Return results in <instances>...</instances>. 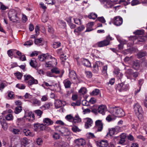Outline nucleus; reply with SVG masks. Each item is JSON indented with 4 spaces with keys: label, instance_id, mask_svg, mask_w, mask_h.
I'll use <instances>...</instances> for the list:
<instances>
[{
    "label": "nucleus",
    "instance_id": "f257e3e1",
    "mask_svg": "<svg viewBox=\"0 0 147 147\" xmlns=\"http://www.w3.org/2000/svg\"><path fill=\"white\" fill-rule=\"evenodd\" d=\"M21 14V10L11 9L9 11L8 17L10 20L13 22H18L20 20L19 17Z\"/></svg>",
    "mask_w": 147,
    "mask_h": 147
},
{
    "label": "nucleus",
    "instance_id": "f03ea898",
    "mask_svg": "<svg viewBox=\"0 0 147 147\" xmlns=\"http://www.w3.org/2000/svg\"><path fill=\"white\" fill-rule=\"evenodd\" d=\"M109 112L112 115L115 117H121L125 115L123 109L119 107L111 108Z\"/></svg>",
    "mask_w": 147,
    "mask_h": 147
},
{
    "label": "nucleus",
    "instance_id": "7ed1b4c3",
    "mask_svg": "<svg viewBox=\"0 0 147 147\" xmlns=\"http://www.w3.org/2000/svg\"><path fill=\"white\" fill-rule=\"evenodd\" d=\"M56 131L58 132L59 134L63 136H68L70 132L68 129L65 127H63L61 126H54Z\"/></svg>",
    "mask_w": 147,
    "mask_h": 147
},
{
    "label": "nucleus",
    "instance_id": "20e7f679",
    "mask_svg": "<svg viewBox=\"0 0 147 147\" xmlns=\"http://www.w3.org/2000/svg\"><path fill=\"white\" fill-rule=\"evenodd\" d=\"M146 38L143 36H131L130 40L133 41V42L130 45L128 44V46H131L132 45L133 43L138 44L140 42H144Z\"/></svg>",
    "mask_w": 147,
    "mask_h": 147
},
{
    "label": "nucleus",
    "instance_id": "39448f33",
    "mask_svg": "<svg viewBox=\"0 0 147 147\" xmlns=\"http://www.w3.org/2000/svg\"><path fill=\"white\" fill-rule=\"evenodd\" d=\"M134 109L136 115L139 119L142 116L143 111L141 106L139 104L136 103L134 105Z\"/></svg>",
    "mask_w": 147,
    "mask_h": 147
},
{
    "label": "nucleus",
    "instance_id": "423d86ee",
    "mask_svg": "<svg viewBox=\"0 0 147 147\" xmlns=\"http://www.w3.org/2000/svg\"><path fill=\"white\" fill-rule=\"evenodd\" d=\"M113 38L109 35L106 37V39L97 43L98 46L99 47H102L107 46L109 44L110 40H113Z\"/></svg>",
    "mask_w": 147,
    "mask_h": 147
},
{
    "label": "nucleus",
    "instance_id": "0eeeda50",
    "mask_svg": "<svg viewBox=\"0 0 147 147\" xmlns=\"http://www.w3.org/2000/svg\"><path fill=\"white\" fill-rule=\"evenodd\" d=\"M129 88V84H125L124 82L119 84L117 85V89L120 92L127 91Z\"/></svg>",
    "mask_w": 147,
    "mask_h": 147
},
{
    "label": "nucleus",
    "instance_id": "6e6552de",
    "mask_svg": "<svg viewBox=\"0 0 147 147\" xmlns=\"http://www.w3.org/2000/svg\"><path fill=\"white\" fill-rule=\"evenodd\" d=\"M24 118L26 119L27 121L30 122H32L35 119L34 114L31 111L26 112Z\"/></svg>",
    "mask_w": 147,
    "mask_h": 147
},
{
    "label": "nucleus",
    "instance_id": "1a4fd4ad",
    "mask_svg": "<svg viewBox=\"0 0 147 147\" xmlns=\"http://www.w3.org/2000/svg\"><path fill=\"white\" fill-rule=\"evenodd\" d=\"M103 65L102 62L100 61H97L94 64L92 70L95 73H97L101 69V67Z\"/></svg>",
    "mask_w": 147,
    "mask_h": 147
},
{
    "label": "nucleus",
    "instance_id": "9d476101",
    "mask_svg": "<svg viewBox=\"0 0 147 147\" xmlns=\"http://www.w3.org/2000/svg\"><path fill=\"white\" fill-rule=\"evenodd\" d=\"M95 125L94 128L97 130V131H101L103 128V123L101 120H98L95 121Z\"/></svg>",
    "mask_w": 147,
    "mask_h": 147
},
{
    "label": "nucleus",
    "instance_id": "9b49d317",
    "mask_svg": "<svg viewBox=\"0 0 147 147\" xmlns=\"http://www.w3.org/2000/svg\"><path fill=\"white\" fill-rule=\"evenodd\" d=\"M107 111V107L105 105H100L98 107L97 110V112L102 114V115H105V112Z\"/></svg>",
    "mask_w": 147,
    "mask_h": 147
},
{
    "label": "nucleus",
    "instance_id": "f8f14e48",
    "mask_svg": "<svg viewBox=\"0 0 147 147\" xmlns=\"http://www.w3.org/2000/svg\"><path fill=\"white\" fill-rule=\"evenodd\" d=\"M123 19L119 16H116L113 19V23L116 26L121 25L122 23Z\"/></svg>",
    "mask_w": 147,
    "mask_h": 147
},
{
    "label": "nucleus",
    "instance_id": "ddd939ff",
    "mask_svg": "<svg viewBox=\"0 0 147 147\" xmlns=\"http://www.w3.org/2000/svg\"><path fill=\"white\" fill-rule=\"evenodd\" d=\"M76 145L81 146L82 147H85L86 142L82 138L78 139L75 140L74 141Z\"/></svg>",
    "mask_w": 147,
    "mask_h": 147
},
{
    "label": "nucleus",
    "instance_id": "4468645a",
    "mask_svg": "<svg viewBox=\"0 0 147 147\" xmlns=\"http://www.w3.org/2000/svg\"><path fill=\"white\" fill-rule=\"evenodd\" d=\"M118 0H107L106 4L104 6V7L106 8H111L113 4L116 3Z\"/></svg>",
    "mask_w": 147,
    "mask_h": 147
},
{
    "label": "nucleus",
    "instance_id": "2eb2a0df",
    "mask_svg": "<svg viewBox=\"0 0 147 147\" xmlns=\"http://www.w3.org/2000/svg\"><path fill=\"white\" fill-rule=\"evenodd\" d=\"M55 106L56 109L59 108L65 105L66 102L65 101L59 100H57L55 101Z\"/></svg>",
    "mask_w": 147,
    "mask_h": 147
},
{
    "label": "nucleus",
    "instance_id": "dca6fc26",
    "mask_svg": "<svg viewBox=\"0 0 147 147\" xmlns=\"http://www.w3.org/2000/svg\"><path fill=\"white\" fill-rule=\"evenodd\" d=\"M0 122L2 128L4 130H7L8 126V125L6 122L5 120L2 116H0Z\"/></svg>",
    "mask_w": 147,
    "mask_h": 147
},
{
    "label": "nucleus",
    "instance_id": "f3484780",
    "mask_svg": "<svg viewBox=\"0 0 147 147\" xmlns=\"http://www.w3.org/2000/svg\"><path fill=\"white\" fill-rule=\"evenodd\" d=\"M97 146L98 147H107L108 145L107 141L106 140H103L97 142L96 143Z\"/></svg>",
    "mask_w": 147,
    "mask_h": 147
},
{
    "label": "nucleus",
    "instance_id": "a211bd4d",
    "mask_svg": "<svg viewBox=\"0 0 147 147\" xmlns=\"http://www.w3.org/2000/svg\"><path fill=\"white\" fill-rule=\"evenodd\" d=\"M85 121V127L88 129L92 126L93 123L92 120L89 118H86L84 119Z\"/></svg>",
    "mask_w": 147,
    "mask_h": 147
},
{
    "label": "nucleus",
    "instance_id": "6ab92c4d",
    "mask_svg": "<svg viewBox=\"0 0 147 147\" xmlns=\"http://www.w3.org/2000/svg\"><path fill=\"white\" fill-rule=\"evenodd\" d=\"M55 147H67V144L63 141H57L54 144Z\"/></svg>",
    "mask_w": 147,
    "mask_h": 147
},
{
    "label": "nucleus",
    "instance_id": "aec40b11",
    "mask_svg": "<svg viewBox=\"0 0 147 147\" xmlns=\"http://www.w3.org/2000/svg\"><path fill=\"white\" fill-rule=\"evenodd\" d=\"M43 123L45 126H49L52 125L53 123V121L49 118H46L43 119Z\"/></svg>",
    "mask_w": 147,
    "mask_h": 147
},
{
    "label": "nucleus",
    "instance_id": "412c9836",
    "mask_svg": "<svg viewBox=\"0 0 147 147\" xmlns=\"http://www.w3.org/2000/svg\"><path fill=\"white\" fill-rule=\"evenodd\" d=\"M31 102L35 106H39L41 105L40 101L36 98H33L31 100Z\"/></svg>",
    "mask_w": 147,
    "mask_h": 147
},
{
    "label": "nucleus",
    "instance_id": "4be33fe9",
    "mask_svg": "<svg viewBox=\"0 0 147 147\" xmlns=\"http://www.w3.org/2000/svg\"><path fill=\"white\" fill-rule=\"evenodd\" d=\"M38 83V80L33 77L29 81H28L27 83L28 86L30 87L33 84H37Z\"/></svg>",
    "mask_w": 147,
    "mask_h": 147
},
{
    "label": "nucleus",
    "instance_id": "5701e85b",
    "mask_svg": "<svg viewBox=\"0 0 147 147\" xmlns=\"http://www.w3.org/2000/svg\"><path fill=\"white\" fill-rule=\"evenodd\" d=\"M140 63L139 61H134L133 63L132 67L134 69L138 70L140 68Z\"/></svg>",
    "mask_w": 147,
    "mask_h": 147
},
{
    "label": "nucleus",
    "instance_id": "b1692460",
    "mask_svg": "<svg viewBox=\"0 0 147 147\" xmlns=\"http://www.w3.org/2000/svg\"><path fill=\"white\" fill-rule=\"evenodd\" d=\"M81 61L82 62L83 65L88 67L90 66V63L88 59H82Z\"/></svg>",
    "mask_w": 147,
    "mask_h": 147
},
{
    "label": "nucleus",
    "instance_id": "393cba45",
    "mask_svg": "<svg viewBox=\"0 0 147 147\" xmlns=\"http://www.w3.org/2000/svg\"><path fill=\"white\" fill-rule=\"evenodd\" d=\"M120 139L119 142L120 144H122L124 143L125 141V139L126 137V134L124 133H122L120 136Z\"/></svg>",
    "mask_w": 147,
    "mask_h": 147
},
{
    "label": "nucleus",
    "instance_id": "a878e982",
    "mask_svg": "<svg viewBox=\"0 0 147 147\" xmlns=\"http://www.w3.org/2000/svg\"><path fill=\"white\" fill-rule=\"evenodd\" d=\"M69 77L72 80H75L77 78L76 74L74 71H69Z\"/></svg>",
    "mask_w": 147,
    "mask_h": 147
},
{
    "label": "nucleus",
    "instance_id": "bb28decb",
    "mask_svg": "<svg viewBox=\"0 0 147 147\" xmlns=\"http://www.w3.org/2000/svg\"><path fill=\"white\" fill-rule=\"evenodd\" d=\"M85 27L84 26H81L78 27L77 29H75L74 30V32L75 34H76V33H79L80 32L83 30L85 29Z\"/></svg>",
    "mask_w": 147,
    "mask_h": 147
},
{
    "label": "nucleus",
    "instance_id": "cd10ccee",
    "mask_svg": "<svg viewBox=\"0 0 147 147\" xmlns=\"http://www.w3.org/2000/svg\"><path fill=\"white\" fill-rule=\"evenodd\" d=\"M5 118L7 121H11L13 120L14 117L12 114L7 113Z\"/></svg>",
    "mask_w": 147,
    "mask_h": 147
},
{
    "label": "nucleus",
    "instance_id": "c85d7f7f",
    "mask_svg": "<svg viewBox=\"0 0 147 147\" xmlns=\"http://www.w3.org/2000/svg\"><path fill=\"white\" fill-rule=\"evenodd\" d=\"M63 82L65 88H67L70 87L71 83L70 81L67 80H65L63 81Z\"/></svg>",
    "mask_w": 147,
    "mask_h": 147
},
{
    "label": "nucleus",
    "instance_id": "c756f323",
    "mask_svg": "<svg viewBox=\"0 0 147 147\" xmlns=\"http://www.w3.org/2000/svg\"><path fill=\"white\" fill-rule=\"evenodd\" d=\"M132 70L130 69H128L125 71V74L128 79H131L130 75L132 74Z\"/></svg>",
    "mask_w": 147,
    "mask_h": 147
},
{
    "label": "nucleus",
    "instance_id": "7c9ffc66",
    "mask_svg": "<svg viewBox=\"0 0 147 147\" xmlns=\"http://www.w3.org/2000/svg\"><path fill=\"white\" fill-rule=\"evenodd\" d=\"M51 103H46L40 107L41 109L45 110L48 109L50 107Z\"/></svg>",
    "mask_w": 147,
    "mask_h": 147
},
{
    "label": "nucleus",
    "instance_id": "2f4dec72",
    "mask_svg": "<svg viewBox=\"0 0 147 147\" xmlns=\"http://www.w3.org/2000/svg\"><path fill=\"white\" fill-rule=\"evenodd\" d=\"M48 19V15L47 13H44L42 15V20L43 22H45Z\"/></svg>",
    "mask_w": 147,
    "mask_h": 147
},
{
    "label": "nucleus",
    "instance_id": "473e14b6",
    "mask_svg": "<svg viewBox=\"0 0 147 147\" xmlns=\"http://www.w3.org/2000/svg\"><path fill=\"white\" fill-rule=\"evenodd\" d=\"M23 133L26 136H33L32 134L28 129H24L23 130Z\"/></svg>",
    "mask_w": 147,
    "mask_h": 147
},
{
    "label": "nucleus",
    "instance_id": "72a5a7b5",
    "mask_svg": "<svg viewBox=\"0 0 147 147\" xmlns=\"http://www.w3.org/2000/svg\"><path fill=\"white\" fill-rule=\"evenodd\" d=\"M97 17V15L94 13H91L88 15V17L89 19L95 20Z\"/></svg>",
    "mask_w": 147,
    "mask_h": 147
},
{
    "label": "nucleus",
    "instance_id": "f704fd0d",
    "mask_svg": "<svg viewBox=\"0 0 147 147\" xmlns=\"http://www.w3.org/2000/svg\"><path fill=\"white\" fill-rule=\"evenodd\" d=\"M100 92V90L97 89H94L91 92H90V95L92 96L98 95Z\"/></svg>",
    "mask_w": 147,
    "mask_h": 147
},
{
    "label": "nucleus",
    "instance_id": "c9c22d12",
    "mask_svg": "<svg viewBox=\"0 0 147 147\" xmlns=\"http://www.w3.org/2000/svg\"><path fill=\"white\" fill-rule=\"evenodd\" d=\"M57 24L61 28H64L66 26V23L62 20H59L58 21Z\"/></svg>",
    "mask_w": 147,
    "mask_h": 147
},
{
    "label": "nucleus",
    "instance_id": "e433bc0d",
    "mask_svg": "<svg viewBox=\"0 0 147 147\" xmlns=\"http://www.w3.org/2000/svg\"><path fill=\"white\" fill-rule=\"evenodd\" d=\"M30 64V65L33 67H36L37 65L36 60L35 59H33L31 61Z\"/></svg>",
    "mask_w": 147,
    "mask_h": 147
},
{
    "label": "nucleus",
    "instance_id": "4c0bfd02",
    "mask_svg": "<svg viewBox=\"0 0 147 147\" xmlns=\"http://www.w3.org/2000/svg\"><path fill=\"white\" fill-rule=\"evenodd\" d=\"M146 55V52L140 51L138 53L137 55L138 58H141L145 56Z\"/></svg>",
    "mask_w": 147,
    "mask_h": 147
},
{
    "label": "nucleus",
    "instance_id": "58836bf2",
    "mask_svg": "<svg viewBox=\"0 0 147 147\" xmlns=\"http://www.w3.org/2000/svg\"><path fill=\"white\" fill-rule=\"evenodd\" d=\"M65 118L69 122L73 121V117L71 115H67L65 116Z\"/></svg>",
    "mask_w": 147,
    "mask_h": 147
},
{
    "label": "nucleus",
    "instance_id": "ea45409f",
    "mask_svg": "<svg viewBox=\"0 0 147 147\" xmlns=\"http://www.w3.org/2000/svg\"><path fill=\"white\" fill-rule=\"evenodd\" d=\"M22 110V107L21 106H18L15 108L14 112L16 114H18Z\"/></svg>",
    "mask_w": 147,
    "mask_h": 147
},
{
    "label": "nucleus",
    "instance_id": "a19ab883",
    "mask_svg": "<svg viewBox=\"0 0 147 147\" xmlns=\"http://www.w3.org/2000/svg\"><path fill=\"white\" fill-rule=\"evenodd\" d=\"M79 92L81 94L84 95L87 92V89L85 87L82 88L79 91Z\"/></svg>",
    "mask_w": 147,
    "mask_h": 147
},
{
    "label": "nucleus",
    "instance_id": "79ce46f5",
    "mask_svg": "<svg viewBox=\"0 0 147 147\" xmlns=\"http://www.w3.org/2000/svg\"><path fill=\"white\" fill-rule=\"evenodd\" d=\"M24 81L28 83V81H29L33 77L29 75L26 74L24 76Z\"/></svg>",
    "mask_w": 147,
    "mask_h": 147
},
{
    "label": "nucleus",
    "instance_id": "37998d69",
    "mask_svg": "<svg viewBox=\"0 0 147 147\" xmlns=\"http://www.w3.org/2000/svg\"><path fill=\"white\" fill-rule=\"evenodd\" d=\"M11 132L15 134H18L20 132V130L18 128H13Z\"/></svg>",
    "mask_w": 147,
    "mask_h": 147
},
{
    "label": "nucleus",
    "instance_id": "c03bdc74",
    "mask_svg": "<svg viewBox=\"0 0 147 147\" xmlns=\"http://www.w3.org/2000/svg\"><path fill=\"white\" fill-rule=\"evenodd\" d=\"M45 54H42L41 55H39L38 56V59L40 61H42L46 59V56Z\"/></svg>",
    "mask_w": 147,
    "mask_h": 147
},
{
    "label": "nucleus",
    "instance_id": "a18cd8bd",
    "mask_svg": "<svg viewBox=\"0 0 147 147\" xmlns=\"http://www.w3.org/2000/svg\"><path fill=\"white\" fill-rule=\"evenodd\" d=\"M61 43L59 42H55L53 45V47L57 49L61 46Z\"/></svg>",
    "mask_w": 147,
    "mask_h": 147
},
{
    "label": "nucleus",
    "instance_id": "49530a36",
    "mask_svg": "<svg viewBox=\"0 0 147 147\" xmlns=\"http://www.w3.org/2000/svg\"><path fill=\"white\" fill-rule=\"evenodd\" d=\"M81 121V119L77 115H76L74 117H73V121L74 123H78L80 122Z\"/></svg>",
    "mask_w": 147,
    "mask_h": 147
},
{
    "label": "nucleus",
    "instance_id": "de8ad7c7",
    "mask_svg": "<svg viewBox=\"0 0 147 147\" xmlns=\"http://www.w3.org/2000/svg\"><path fill=\"white\" fill-rule=\"evenodd\" d=\"M114 130V128H109L108 129L109 133L111 136H112L113 135L116 134V133H115V130Z\"/></svg>",
    "mask_w": 147,
    "mask_h": 147
},
{
    "label": "nucleus",
    "instance_id": "09e8293b",
    "mask_svg": "<svg viewBox=\"0 0 147 147\" xmlns=\"http://www.w3.org/2000/svg\"><path fill=\"white\" fill-rule=\"evenodd\" d=\"M133 33L134 34H136V36H139V35L143 34L144 33V32L143 30H138Z\"/></svg>",
    "mask_w": 147,
    "mask_h": 147
},
{
    "label": "nucleus",
    "instance_id": "8fccbe9b",
    "mask_svg": "<svg viewBox=\"0 0 147 147\" xmlns=\"http://www.w3.org/2000/svg\"><path fill=\"white\" fill-rule=\"evenodd\" d=\"M42 42V39L41 38H38L35 39V41H34V43L35 44L38 45H41V43Z\"/></svg>",
    "mask_w": 147,
    "mask_h": 147
},
{
    "label": "nucleus",
    "instance_id": "3c124183",
    "mask_svg": "<svg viewBox=\"0 0 147 147\" xmlns=\"http://www.w3.org/2000/svg\"><path fill=\"white\" fill-rule=\"evenodd\" d=\"M34 112L40 117H41V116L43 113V111L39 109L36 110L34 111Z\"/></svg>",
    "mask_w": 147,
    "mask_h": 147
},
{
    "label": "nucleus",
    "instance_id": "603ef678",
    "mask_svg": "<svg viewBox=\"0 0 147 147\" xmlns=\"http://www.w3.org/2000/svg\"><path fill=\"white\" fill-rule=\"evenodd\" d=\"M41 100L42 102L46 101L48 100V96L47 94L41 96Z\"/></svg>",
    "mask_w": 147,
    "mask_h": 147
},
{
    "label": "nucleus",
    "instance_id": "864d4df0",
    "mask_svg": "<svg viewBox=\"0 0 147 147\" xmlns=\"http://www.w3.org/2000/svg\"><path fill=\"white\" fill-rule=\"evenodd\" d=\"M16 87L20 89H24L25 88L26 86L23 84H16Z\"/></svg>",
    "mask_w": 147,
    "mask_h": 147
},
{
    "label": "nucleus",
    "instance_id": "5fc2aeb1",
    "mask_svg": "<svg viewBox=\"0 0 147 147\" xmlns=\"http://www.w3.org/2000/svg\"><path fill=\"white\" fill-rule=\"evenodd\" d=\"M67 58V57L65 54H63L60 55V59L62 61H65Z\"/></svg>",
    "mask_w": 147,
    "mask_h": 147
},
{
    "label": "nucleus",
    "instance_id": "6e6d98bb",
    "mask_svg": "<svg viewBox=\"0 0 147 147\" xmlns=\"http://www.w3.org/2000/svg\"><path fill=\"white\" fill-rule=\"evenodd\" d=\"M72 130L75 132H79L81 131V130L76 126H74L72 128Z\"/></svg>",
    "mask_w": 147,
    "mask_h": 147
},
{
    "label": "nucleus",
    "instance_id": "4d7b16f0",
    "mask_svg": "<svg viewBox=\"0 0 147 147\" xmlns=\"http://www.w3.org/2000/svg\"><path fill=\"white\" fill-rule=\"evenodd\" d=\"M16 49H10L7 51V53L9 57H11L13 55V53L14 51H16Z\"/></svg>",
    "mask_w": 147,
    "mask_h": 147
},
{
    "label": "nucleus",
    "instance_id": "13d9d810",
    "mask_svg": "<svg viewBox=\"0 0 147 147\" xmlns=\"http://www.w3.org/2000/svg\"><path fill=\"white\" fill-rule=\"evenodd\" d=\"M51 71L52 73H54L55 74H58L60 72V71L57 68L55 67L51 69Z\"/></svg>",
    "mask_w": 147,
    "mask_h": 147
},
{
    "label": "nucleus",
    "instance_id": "bf43d9fd",
    "mask_svg": "<svg viewBox=\"0 0 147 147\" xmlns=\"http://www.w3.org/2000/svg\"><path fill=\"white\" fill-rule=\"evenodd\" d=\"M33 44V42L32 40H29L26 42L24 44V46H30Z\"/></svg>",
    "mask_w": 147,
    "mask_h": 147
},
{
    "label": "nucleus",
    "instance_id": "052dcab7",
    "mask_svg": "<svg viewBox=\"0 0 147 147\" xmlns=\"http://www.w3.org/2000/svg\"><path fill=\"white\" fill-rule=\"evenodd\" d=\"M36 143L38 145L40 146L42 144L43 141L41 138H38L36 139Z\"/></svg>",
    "mask_w": 147,
    "mask_h": 147
},
{
    "label": "nucleus",
    "instance_id": "680f3d73",
    "mask_svg": "<svg viewBox=\"0 0 147 147\" xmlns=\"http://www.w3.org/2000/svg\"><path fill=\"white\" fill-rule=\"evenodd\" d=\"M22 143L24 145L29 144V142L28 139L26 138H24L22 140Z\"/></svg>",
    "mask_w": 147,
    "mask_h": 147
},
{
    "label": "nucleus",
    "instance_id": "e2e57ef3",
    "mask_svg": "<svg viewBox=\"0 0 147 147\" xmlns=\"http://www.w3.org/2000/svg\"><path fill=\"white\" fill-rule=\"evenodd\" d=\"M85 74L86 76L89 78H91L92 77V72L90 71H86L85 72Z\"/></svg>",
    "mask_w": 147,
    "mask_h": 147
},
{
    "label": "nucleus",
    "instance_id": "0e129e2a",
    "mask_svg": "<svg viewBox=\"0 0 147 147\" xmlns=\"http://www.w3.org/2000/svg\"><path fill=\"white\" fill-rule=\"evenodd\" d=\"M140 2L138 0H133L131 2V5L132 6H134L139 4Z\"/></svg>",
    "mask_w": 147,
    "mask_h": 147
},
{
    "label": "nucleus",
    "instance_id": "69168bd1",
    "mask_svg": "<svg viewBox=\"0 0 147 147\" xmlns=\"http://www.w3.org/2000/svg\"><path fill=\"white\" fill-rule=\"evenodd\" d=\"M81 103V101L80 100H78L76 102H72L71 104V105L73 106H79L80 105Z\"/></svg>",
    "mask_w": 147,
    "mask_h": 147
},
{
    "label": "nucleus",
    "instance_id": "338daca9",
    "mask_svg": "<svg viewBox=\"0 0 147 147\" xmlns=\"http://www.w3.org/2000/svg\"><path fill=\"white\" fill-rule=\"evenodd\" d=\"M40 124L39 123H36L34 124V130L37 131L39 130V127Z\"/></svg>",
    "mask_w": 147,
    "mask_h": 147
},
{
    "label": "nucleus",
    "instance_id": "774afa93",
    "mask_svg": "<svg viewBox=\"0 0 147 147\" xmlns=\"http://www.w3.org/2000/svg\"><path fill=\"white\" fill-rule=\"evenodd\" d=\"M74 22L78 25H80L82 24L81 21L79 19L74 18Z\"/></svg>",
    "mask_w": 147,
    "mask_h": 147
}]
</instances>
